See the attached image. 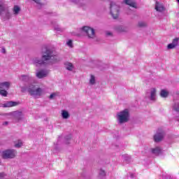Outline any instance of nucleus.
Returning <instances> with one entry per match:
<instances>
[{"label":"nucleus","mask_w":179,"mask_h":179,"mask_svg":"<svg viewBox=\"0 0 179 179\" xmlns=\"http://www.w3.org/2000/svg\"><path fill=\"white\" fill-rule=\"evenodd\" d=\"M57 62H59V57L50 48H46L42 51L41 59L38 57L33 59V64L36 66H38V65H54Z\"/></svg>","instance_id":"nucleus-1"},{"label":"nucleus","mask_w":179,"mask_h":179,"mask_svg":"<svg viewBox=\"0 0 179 179\" xmlns=\"http://www.w3.org/2000/svg\"><path fill=\"white\" fill-rule=\"evenodd\" d=\"M117 120L119 124H125L129 121V110L124 109L117 113Z\"/></svg>","instance_id":"nucleus-2"},{"label":"nucleus","mask_w":179,"mask_h":179,"mask_svg":"<svg viewBox=\"0 0 179 179\" xmlns=\"http://www.w3.org/2000/svg\"><path fill=\"white\" fill-rule=\"evenodd\" d=\"M17 155V151L14 149H8L2 152L1 157L5 159H15Z\"/></svg>","instance_id":"nucleus-3"},{"label":"nucleus","mask_w":179,"mask_h":179,"mask_svg":"<svg viewBox=\"0 0 179 179\" xmlns=\"http://www.w3.org/2000/svg\"><path fill=\"white\" fill-rule=\"evenodd\" d=\"M0 16L2 17H6V19L10 18V13H9V9H8V6L5 4V2L0 1Z\"/></svg>","instance_id":"nucleus-4"},{"label":"nucleus","mask_w":179,"mask_h":179,"mask_svg":"<svg viewBox=\"0 0 179 179\" xmlns=\"http://www.w3.org/2000/svg\"><path fill=\"white\" fill-rule=\"evenodd\" d=\"M110 15L115 20L120 17V6L114 2L110 3Z\"/></svg>","instance_id":"nucleus-5"},{"label":"nucleus","mask_w":179,"mask_h":179,"mask_svg":"<svg viewBox=\"0 0 179 179\" xmlns=\"http://www.w3.org/2000/svg\"><path fill=\"white\" fill-rule=\"evenodd\" d=\"M83 31L87 36L88 38H94L96 34L94 33V29L90 27H83L82 28Z\"/></svg>","instance_id":"nucleus-6"},{"label":"nucleus","mask_w":179,"mask_h":179,"mask_svg":"<svg viewBox=\"0 0 179 179\" xmlns=\"http://www.w3.org/2000/svg\"><path fill=\"white\" fill-rule=\"evenodd\" d=\"M163 138H164V131L162 129H159L154 136V141L156 143H159L163 141Z\"/></svg>","instance_id":"nucleus-7"},{"label":"nucleus","mask_w":179,"mask_h":179,"mask_svg":"<svg viewBox=\"0 0 179 179\" xmlns=\"http://www.w3.org/2000/svg\"><path fill=\"white\" fill-rule=\"evenodd\" d=\"M19 79L21 82H23L24 83H28V85H30L31 82L34 80L33 77L30 76V75L27 74V75H21L19 77Z\"/></svg>","instance_id":"nucleus-8"},{"label":"nucleus","mask_w":179,"mask_h":179,"mask_svg":"<svg viewBox=\"0 0 179 179\" xmlns=\"http://www.w3.org/2000/svg\"><path fill=\"white\" fill-rule=\"evenodd\" d=\"M36 85L31 83L29 84L26 87H21V92L22 93H24V92H29V94H31L32 92L34 91V89L36 87Z\"/></svg>","instance_id":"nucleus-9"},{"label":"nucleus","mask_w":179,"mask_h":179,"mask_svg":"<svg viewBox=\"0 0 179 179\" xmlns=\"http://www.w3.org/2000/svg\"><path fill=\"white\" fill-rule=\"evenodd\" d=\"M43 93H44V90L38 87H35L34 91L31 92L30 96H33L34 97H40L43 96Z\"/></svg>","instance_id":"nucleus-10"},{"label":"nucleus","mask_w":179,"mask_h":179,"mask_svg":"<svg viewBox=\"0 0 179 179\" xmlns=\"http://www.w3.org/2000/svg\"><path fill=\"white\" fill-rule=\"evenodd\" d=\"M43 93H44V90L38 87H35L34 91L31 92L30 96H33L34 97H40L43 96Z\"/></svg>","instance_id":"nucleus-11"},{"label":"nucleus","mask_w":179,"mask_h":179,"mask_svg":"<svg viewBox=\"0 0 179 179\" xmlns=\"http://www.w3.org/2000/svg\"><path fill=\"white\" fill-rule=\"evenodd\" d=\"M48 70H41L36 73V78L38 79H43V78H47L49 73Z\"/></svg>","instance_id":"nucleus-12"},{"label":"nucleus","mask_w":179,"mask_h":179,"mask_svg":"<svg viewBox=\"0 0 179 179\" xmlns=\"http://www.w3.org/2000/svg\"><path fill=\"white\" fill-rule=\"evenodd\" d=\"M178 41H179V38H175L171 43H169L167 45L168 50H173L176 48V47L178 46Z\"/></svg>","instance_id":"nucleus-13"},{"label":"nucleus","mask_w":179,"mask_h":179,"mask_svg":"<svg viewBox=\"0 0 179 179\" xmlns=\"http://www.w3.org/2000/svg\"><path fill=\"white\" fill-rule=\"evenodd\" d=\"M115 30L117 33H126V31H128V28L122 25H117L115 27Z\"/></svg>","instance_id":"nucleus-14"},{"label":"nucleus","mask_w":179,"mask_h":179,"mask_svg":"<svg viewBox=\"0 0 179 179\" xmlns=\"http://www.w3.org/2000/svg\"><path fill=\"white\" fill-rule=\"evenodd\" d=\"M14 117L16 121L19 122V121H22L24 118V115H23L22 112L16 111L14 113Z\"/></svg>","instance_id":"nucleus-15"},{"label":"nucleus","mask_w":179,"mask_h":179,"mask_svg":"<svg viewBox=\"0 0 179 179\" xmlns=\"http://www.w3.org/2000/svg\"><path fill=\"white\" fill-rule=\"evenodd\" d=\"M9 87H10V83L9 82H3L0 83V90H9Z\"/></svg>","instance_id":"nucleus-16"},{"label":"nucleus","mask_w":179,"mask_h":179,"mask_svg":"<svg viewBox=\"0 0 179 179\" xmlns=\"http://www.w3.org/2000/svg\"><path fill=\"white\" fill-rule=\"evenodd\" d=\"M20 104V102L16 101H7L6 103L3 105V107H16V106H19Z\"/></svg>","instance_id":"nucleus-17"},{"label":"nucleus","mask_w":179,"mask_h":179,"mask_svg":"<svg viewBox=\"0 0 179 179\" xmlns=\"http://www.w3.org/2000/svg\"><path fill=\"white\" fill-rule=\"evenodd\" d=\"M173 111H176V113H178L179 114V101L177 100H173V103L172 105Z\"/></svg>","instance_id":"nucleus-18"},{"label":"nucleus","mask_w":179,"mask_h":179,"mask_svg":"<svg viewBox=\"0 0 179 179\" xmlns=\"http://www.w3.org/2000/svg\"><path fill=\"white\" fill-rule=\"evenodd\" d=\"M151 152L152 155L155 156H159L162 153V149L159 147H156L155 148H152Z\"/></svg>","instance_id":"nucleus-19"},{"label":"nucleus","mask_w":179,"mask_h":179,"mask_svg":"<svg viewBox=\"0 0 179 179\" xmlns=\"http://www.w3.org/2000/svg\"><path fill=\"white\" fill-rule=\"evenodd\" d=\"M64 66L67 71H73V69L75 68L73 66V64H72V63L69 62H64Z\"/></svg>","instance_id":"nucleus-20"},{"label":"nucleus","mask_w":179,"mask_h":179,"mask_svg":"<svg viewBox=\"0 0 179 179\" xmlns=\"http://www.w3.org/2000/svg\"><path fill=\"white\" fill-rule=\"evenodd\" d=\"M155 9L157 12H163V10H164V6H163V4H161L159 2L156 1Z\"/></svg>","instance_id":"nucleus-21"},{"label":"nucleus","mask_w":179,"mask_h":179,"mask_svg":"<svg viewBox=\"0 0 179 179\" xmlns=\"http://www.w3.org/2000/svg\"><path fill=\"white\" fill-rule=\"evenodd\" d=\"M150 99L152 101H155V100H156V90L155 88L151 89Z\"/></svg>","instance_id":"nucleus-22"},{"label":"nucleus","mask_w":179,"mask_h":179,"mask_svg":"<svg viewBox=\"0 0 179 179\" xmlns=\"http://www.w3.org/2000/svg\"><path fill=\"white\" fill-rule=\"evenodd\" d=\"M124 3H126V5H129V6H131L132 8H136V3L133 2L131 0H124Z\"/></svg>","instance_id":"nucleus-23"},{"label":"nucleus","mask_w":179,"mask_h":179,"mask_svg":"<svg viewBox=\"0 0 179 179\" xmlns=\"http://www.w3.org/2000/svg\"><path fill=\"white\" fill-rule=\"evenodd\" d=\"M62 117L64 120H68L69 118V113L65 110H62Z\"/></svg>","instance_id":"nucleus-24"},{"label":"nucleus","mask_w":179,"mask_h":179,"mask_svg":"<svg viewBox=\"0 0 179 179\" xmlns=\"http://www.w3.org/2000/svg\"><path fill=\"white\" fill-rule=\"evenodd\" d=\"M20 12V7H19V6H14L13 9V15H19Z\"/></svg>","instance_id":"nucleus-25"},{"label":"nucleus","mask_w":179,"mask_h":179,"mask_svg":"<svg viewBox=\"0 0 179 179\" xmlns=\"http://www.w3.org/2000/svg\"><path fill=\"white\" fill-rule=\"evenodd\" d=\"M160 96L161 97L166 99V97H169V92H167L166 90H162L160 92Z\"/></svg>","instance_id":"nucleus-26"},{"label":"nucleus","mask_w":179,"mask_h":179,"mask_svg":"<svg viewBox=\"0 0 179 179\" xmlns=\"http://www.w3.org/2000/svg\"><path fill=\"white\" fill-rule=\"evenodd\" d=\"M99 178L103 179L104 177H106V171L103 169H100L99 173Z\"/></svg>","instance_id":"nucleus-27"},{"label":"nucleus","mask_w":179,"mask_h":179,"mask_svg":"<svg viewBox=\"0 0 179 179\" xmlns=\"http://www.w3.org/2000/svg\"><path fill=\"white\" fill-rule=\"evenodd\" d=\"M122 157L124 160H125V162H127V163H129L131 162V156L128 155H122Z\"/></svg>","instance_id":"nucleus-28"},{"label":"nucleus","mask_w":179,"mask_h":179,"mask_svg":"<svg viewBox=\"0 0 179 179\" xmlns=\"http://www.w3.org/2000/svg\"><path fill=\"white\" fill-rule=\"evenodd\" d=\"M96 83V78L94 76L91 75L90 79V85H94Z\"/></svg>","instance_id":"nucleus-29"},{"label":"nucleus","mask_w":179,"mask_h":179,"mask_svg":"<svg viewBox=\"0 0 179 179\" xmlns=\"http://www.w3.org/2000/svg\"><path fill=\"white\" fill-rule=\"evenodd\" d=\"M0 95L6 97L8 96V91L6 90H0Z\"/></svg>","instance_id":"nucleus-30"},{"label":"nucleus","mask_w":179,"mask_h":179,"mask_svg":"<svg viewBox=\"0 0 179 179\" xmlns=\"http://www.w3.org/2000/svg\"><path fill=\"white\" fill-rule=\"evenodd\" d=\"M71 138H72V136L71 134L65 136L64 139L66 145L69 144V141H71Z\"/></svg>","instance_id":"nucleus-31"},{"label":"nucleus","mask_w":179,"mask_h":179,"mask_svg":"<svg viewBox=\"0 0 179 179\" xmlns=\"http://www.w3.org/2000/svg\"><path fill=\"white\" fill-rule=\"evenodd\" d=\"M148 24L146 23H139L137 25V27H139L140 29H143V27H146Z\"/></svg>","instance_id":"nucleus-32"},{"label":"nucleus","mask_w":179,"mask_h":179,"mask_svg":"<svg viewBox=\"0 0 179 179\" xmlns=\"http://www.w3.org/2000/svg\"><path fill=\"white\" fill-rule=\"evenodd\" d=\"M22 146H23L22 141H18V143L15 144V148H22Z\"/></svg>","instance_id":"nucleus-33"},{"label":"nucleus","mask_w":179,"mask_h":179,"mask_svg":"<svg viewBox=\"0 0 179 179\" xmlns=\"http://www.w3.org/2000/svg\"><path fill=\"white\" fill-rule=\"evenodd\" d=\"M66 45L72 48L73 47V43L72 42V40H69V41L66 43Z\"/></svg>","instance_id":"nucleus-34"},{"label":"nucleus","mask_w":179,"mask_h":179,"mask_svg":"<svg viewBox=\"0 0 179 179\" xmlns=\"http://www.w3.org/2000/svg\"><path fill=\"white\" fill-rule=\"evenodd\" d=\"M57 96V94L56 93H52L50 95L49 99L50 100H54L55 97Z\"/></svg>","instance_id":"nucleus-35"},{"label":"nucleus","mask_w":179,"mask_h":179,"mask_svg":"<svg viewBox=\"0 0 179 179\" xmlns=\"http://www.w3.org/2000/svg\"><path fill=\"white\" fill-rule=\"evenodd\" d=\"M35 1L36 3L40 5V6H43V3H41V0H33Z\"/></svg>","instance_id":"nucleus-36"},{"label":"nucleus","mask_w":179,"mask_h":179,"mask_svg":"<svg viewBox=\"0 0 179 179\" xmlns=\"http://www.w3.org/2000/svg\"><path fill=\"white\" fill-rule=\"evenodd\" d=\"M55 30H56V31H62V29H61L59 27H55Z\"/></svg>","instance_id":"nucleus-37"},{"label":"nucleus","mask_w":179,"mask_h":179,"mask_svg":"<svg viewBox=\"0 0 179 179\" xmlns=\"http://www.w3.org/2000/svg\"><path fill=\"white\" fill-rule=\"evenodd\" d=\"M5 177V173H0V178H2Z\"/></svg>","instance_id":"nucleus-38"},{"label":"nucleus","mask_w":179,"mask_h":179,"mask_svg":"<svg viewBox=\"0 0 179 179\" xmlns=\"http://www.w3.org/2000/svg\"><path fill=\"white\" fill-rule=\"evenodd\" d=\"M8 124H9L8 122H4L3 123V125H8Z\"/></svg>","instance_id":"nucleus-39"},{"label":"nucleus","mask_w":179,"mask_h":179,"mask_svg":"<svg viewBox=\"0 0 179 179\" xmlns=\"http://www.w3.org/2000/svg\"><path fill=\"white\" fill-rule=\"evenodd\" d=\"M106 34H107V36H112L113 35V34H111V32H107Z\"/></svg>","instance_id":"nucleus-40"},{"label":"nucleus","mask_w":179,"mask_h":179,"mask_svg":"<svg viewBox=\"0 0 179 179\" xmlns=\"http://www.w3.org/2000/svg\"><path fill=\"white\" fill-rule=\"evenodd\" d=\"M2 52L5 54V52H6V50H5V48H2Z\"/></svg>","instance_id":"nucleus-41"},{"label":"nucleus","mask_w":179,"mask_h":179,"mask_svg":"<svg viewBox=\"0 0 179 179\" xmlns=\"http://www.w3.org/2000/svg\"><path fill=\"white\" fill-rule=\"evenodd\" d=\"M131 178H134V174H131Z\"/></svg>","instance_id":"nucleus-42"}]
</instances>
